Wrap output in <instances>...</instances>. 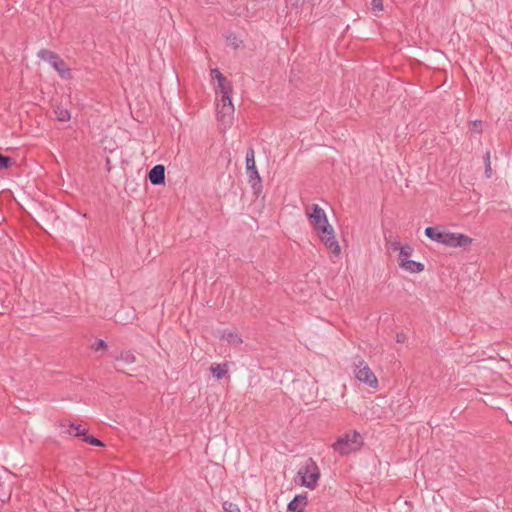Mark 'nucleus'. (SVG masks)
I'll list each match as a JSON object with an SVG mask.
<instances>
[{
	"instance_id": "dca6fc26",
	"label": "nucleus",
	"mask_w": 512,
	"mask_h": 512,
	"mask_svg": "<svg viewBox=\"0 0 512 512\" xmlns=\"http://www.w3.org/2000/svg\"><path fill=\"white\" fill-rule=\"evenodd\" d=\"M212 375L217 379H222L228 372L227 364H216L210 368Z\"/></svg>"
},
{
	"instance_id": "6ab92c4d",
	"label": "nucleus",
	"mask_w": 512,
	"mask_h": 512,
	"mask_svg": "<svg viewBox=\"0 0 512 512\" xmlns=\"http://www.w3.org/2000/svg\"><path fill=\"white\" fill-rule=\"evenodd\" d=\"M69 434L75 436V437H78V436H81V435H86V430L84 428H82L81 425H74L72 424L71 425V428L70 430L68 431Z\"/></svg>"
},
{
	"instance_id": "7c9ffc66",
	"label": "nucleus",
	"mask_w": 512,
	"mask_h": 512,
	"mask_svg": "<svg viewBox=\"0 0 512 512\" xmlns=\"http://www.w3.org/2000/svg\"><path fill=\"white\" fill-rule=\"evenodd\" d=\"M474 123H475V126H478V123H480V121L475 120V122H474Z\"/></svg>"
},
{
	"instance_id": "b1692460",
	"label": "nucleus",
	"mask_w": 512,
	"mask_h": 512,
	"mask_svg": "<svg viewBox=\"0 0 512 512\" xmlns=\"http://www.w3.org/2000/svg\"><path fill=\"white\" fill-rule=\"evenodd\" d=\"M371 6L374 11L383 10V1L382 0H372Z\"/></svg>"
},
{
	"instance_id": "f03ea898",
	"label": "nucleus",
	"mask_w": 512,
	"mask_h": 512,
	"mask_svg": "<svg viewBox=\"0 0 512 512\" xmlns=\"http://www.w3.org/2000/svg\"><path fill=\"white\" fill-rule=\"evenodd\" d=\"M362 443V436L354 430L338 437L332 444V448L340 455H347L360 449Z\"/></svg>"
},
{
	"instance_id": "0eeeda50",
	"label": "nucleus",
	"mask_w": 512,
	"mask_h": 512,
	"mask_svg": "<svg viewBox=\"0 0 512 512\" xmlns=\"http://www.w3.org/2000/svg\"><path fill=\"white\" fill-rule=\"evenodd\" d=\"M234 116V105L231 95L222 96L217 103V118L225 127L230 126Z\"/></svg>"
},
{
	"instance_id": "9d476101",
	"label": "nucleus",
	"mask_w": 512,
	"mask_h": 512,
	"mask_svg": "<svg viewBox=\"0 0 512 512\" xmlns=\"http://www.w3.org/2000/svg\"><path fill=\"white\" fill-rule=\"evenodd\" d=\"M307 506V496L306 495H296L288 504V511L291 512H304L305 507Z\"/></svg>"
},
{
	"instance_id": "f3484780",
	"label": "nucleus",
	"mask_w": 512,
	"mask_h": 512,
	"mask_svg": "<svg viewBox=\"0 0 512 512\" xmlns=\"http://www.w3.org/2000/svg\"><path fill=\"white\" fill-rule=\"evenodd\" d=\"M413 253V248L410 245H404L399 252V263H403L410 259V256Z\"/></svg>"
},
{
	"instance_id": "2f4dec72",
	"label": "nucleus",
	"mask_w": 512,
	"mask_h": 512,
	"mask_svg": "<svg viewBox=\"0 0 512 512\" xmlns=\"http://www.w3.org/2000/svg\"><path fill=\"white\" fill-rule=\"evenodd\" d=\"M474 123H475V126H478V123H480V121L475 120V122H474Z\"/></svg>"
},
{
	"instance_id": "c756f323",
	"label": "nucleus",
	"mask_w": 512,
	"mask_h": 512,
	"mask_svg": "<svg viewBox=\"0 0 512 512\" xmlns=\"http://www.w3.org/2000/svg\"><path fill=\"white\" fill-rule=\"evenodd\" d=\"M397 341L398 342H401L402 341V337H400L399 335L397 336Z\"/></svg>"
},
{
	"instance_id": "423d86ee",
	"label": "nucleus",
	"mask_w": 512,
	"mask_h": 512,
	"mask_svg": "<svg viewBox=\"0 0 512 512\" xmlns=\"http://www.w3.org/2000/svg\"><path fill=\"white\" fill-rule=\"evenodd\" d=\"M353 373L355 378L371 388L378 387V380L369 365L362 359L354 363Z\"/></svg>"
},
{
	"instance_id": "aec40b11",
	"label": "nucleus",
	"mask_w": 512,
	"mask_h": 512,
	"mask_svg": "<svg viewBox=\"0 0 512 512\" xmlns=\"http://www.w3.org/2000/svg\"><path fill=\"white\" fill-rule=\"evenodd\" d=\"M14 163V159L8 156H3L0 153V168L7 169Z\"/></svg>"
},
{
	"instance_id": "5701e85b",
	"label": "nucleus",
	"mask_w": 512,
	"mask_h": 512,
	"mask_svg": "<svg viewBox=\"0 0 512 512\" xmlns=\"http://www.w3.org/2000/svg\"><path fill=\"white\" fill-rule=\"evenodd\" d=\"M211 76L216 81H224L225 80V76L220 72V70L218 68H214L211 70Z\"/></svg>"
},
{
	"instance_id": "f8f14e48",
	"label": "nucleus",
	"mask_w": 512,
	"mask_h": 512,
	"mask_svg": "<svg viewBox=\"0 0 512 512\" xmlns=\"http://www.w3.org/2000/svg\"><path fill=\"white\" fill-rule=\"evenodd\" d=\"M444 227L442 226H433V227H427L425 229V235L426 237H428L430 240L434 241V242H439L440 238H441V235L444 231Z\"/></svg>"
},
{
	"instance_id": "1a4fd4ad",
	"label": "nucleus",
	"mask_w": 512,
	"mask_h": 512,
	"mask_svg": "<svg viewBox=\"0 0 512 512\" xmlns=\"http://www.w3.org/2000/svg\"><path fill=\"white\" fill-rule=\"evenodd\" d=\"M149 181L153 185H162L165 182V168L163 165H155L148 174Z\"/></svg>"
},
{
	"instance_id": "f257e3e1",
	"label": "nucleus",
	"mask_w": 512,
	"mask_h": 512,
	"mask_svg": "<svg viewBox=\"0 0 512 512\" xmlns=\"http://www.w3.org/2000/svg\"><path fill=\"white\" fill-rule=\"evenodd\" d=\"M305 213L327 250L334 256H339L341 249L325 211L318 204H312L306 208Z\"/></svg>"
},
{
	"instance_id": "20e7f679",
	"label": "nucleus",
	"mask_w": 512,
	"mask_h": 512,
	"mask_svg": "<svg viewBox=\"0 0 512 512\" xmlns=\"http://www.w3.org/2000/svg\"><path fill=\"white\" fill-rule=\"evenodd\" d=\"M37 56L56 70L62 79L70 78L71 69L67 67L65 61L58 54L47 49H41L37 52Z\"/></svg>"
},
{
	"instance_id": "4be33fe9",
	"label": "nucleus",
	"mask_w": 512,
	"mask_h": 512,
	"mask_svg": "<svg viewBox=\"0 0 512 512\" xmlns=\"http://www.w3.org/2000/svg\"><path fill=\"white\" fill-rule=\"evenodd\" d=\"M84 442L86 443H89V444H92L94 446H103L104 444L101 442V440H99L98 438L94 437V436H85V438L83 439Z\"/></svg>"
},
{
	"instance_id": "7ed1b4c3",
	"label": "nucleus",
	"mask_w": 512,
	"mask_h": 512,
	"mask_svg": "<svg viewBox=\"0 0 512 512\" xmlns=\"http://www.w3.org/2000/svg\"><path fill=\"white\" fill-rule=\"evenodd\" d=\"M297 475L300 478L301 485L312 490L316 487L321 473L316 462L312 458H309L298 470Z\"/></svg>"
},
{
	"instance_id": "bb28decb",
	"label": "nucleus",
	"mask_w": 512,
	"mask_h": 512,
	"mask_svg": "<svg viewBox=\"0 0 512 512\" xmlns=\"http://www.w3.org/2000/svg\"><path fill=\"white\" fill-rule=\"evenodd\" d=\"M107 347L106 342L103 339H99L96 343V350L105 349Z\"/></svg>"
},
{
	"instance_id": "4468645a",
	"label": "nucleus",
	"mask_w": 512,
	"mask_h": 512,
	"mask_svg": "<svg viewBox=\"0 0 512 512\" xmlns=\"http://www.w3.org/2000/svg\"><path fill=\"white\" fill-rule=\"evenodd\" d=\"M114 358L116 361H121L126 365L132 364L136 361L135 355L130 350L121 351L117 355H115Z\"/></svg>"
},
{
	"instance_id": "cd10ccee",
	"label": "nucleus",
	"mask_w": 512,
	"mask_h": 512,
	"mask_svg": "<svg viewBox=\"0 0 512 512\" xmlns=\"http://www.w3.org/2000/svg\"><path fill=\"white\" fill-rule=\"evenodd\" d=\"M485 176L486 178H490L492 176L491 165H485Z\"/></svg>"
},
{
	"instance_id": "c85d7f7f",
	"label": "nucleus",
	"mask_w": 512,
	"mask_h": 512,
	"mask_svg": "<svg viewBox=\"0 0 512 512\" xmlns=\"http://www.w3.org/2000/svg\"><path fill=\"white\" fill-rule=\"evenodd\" d=\"M490 151H487L485 153V157H484V163L485 165H491V161H490Z\"/></svg>"
},
{
	"instance_id": "412c9836",
	"label": "nucleus",
	"mask_w": 512,
	"mask_h": 512,
	"mask_svg": "<svg viewBox=\"0 0 512 512\" xmlns=\"http://www.w3.org/2000/svg\"><path fill=\"white\" fill-rule=\"evenodd\" d=\"M223 510L225 512H240L238 505L229 501L223 503Z\"/></svg>"
},
{
	"instance_id": "39448f33",
	"label": "nucleus",
	"mask_w": 512,
	"mask_h": 512,
	"mask_svg": "<svg viewBox=\"0 0 512 512\" xmlns=\"http://www.w3.org/2000/svg\"><path fill=\"white\" fill-rule=\"evenodd\" d=\"M246 174L253 191L256 194L259 193L262 189V180L256 167L253 147H249L246 151Z\"/></svg>"
},
{
	"instance_id": "2eb2a0df",
	"label": "nucleus",
	"mask_w": 512,
	"mask_h": 512,
	"mask_svg": "<svg viewBox=\"0 0 512 512\" xmlns=\"http://www.w3.org/2000/svg\"><path fill=\"white\" fill-rule=\"evenodd\" d=\"M215 91H216V94L219 97L227 96V95H232V88L227 83L226 79L224 81H217V85L215 87Z\"/></svg>"
},
{
	"instance_id": "393cba45",
	"label": "nucleus",
	"mask_w": 512,
	"mask_h": 512,
	"mask_svg": "<svg viewBox=\"0 0 512 512\" xmlns=\"http://www.w3.org/2000/svg\"><path fill=\"white\" fill-rule=\"evenodd\" d=\"M449 231L445 228L438 243L446 245Z\"/></svg>"
},
{
	"instance_id": "ddd939ff",
	"label": "nucleus",
	"mask_w": 512,
	"mask_h": 512,
	"mask_svg": "<svg viewBox=\"0 0 512 512\" xmlns=\"http://www.w3.org/2000/svg\"><path fill=\"white\" fill-rule=\"evenodd\" d=\"M222 338L234 347H238L243 342L237 333L228 330L223 331Z\"/></svg>"
},
{
	"instance_id": "6e6552de",
	"label": "nucleus",
	"mask_w": 512,
	"mask_h": 512,
	"mask_svg": "<svg viewBox=\"0 0 512 512\" xmlns=\"http://www.w3.org/2000/svg\"><path fill=\"white\" fill-rule=\"evenodd\" d=\"M472 241L473 239L465 234L449 231L445 246L453 248H464L469 246L472 243Z\"/></svg>"
},
{
	"instance_id": "a878e982",
	"label": "nucleus",
	"mask_w": 512,
	"mask_h": 512,
	"mask_svg": "<svg viewBox=\"0 0 512 512\" xmlns=\"http://www.w3.org/2000/svg\"><path fill=\"white\" fill-rule=\"evenodd\" d=\"M403 247H404V245H402V244L400 243V241H393V242L391 243V248H392L394 251H398V252H400V251H401V248H403Z\"/></svg>"
},
{
	"instance_id": "a211bd4d",
	"label": "nucleus",
	"mask_w": 512,
	"mask_h": 512,
	"mask_svg": "<svg viewBox=\"0 0 512 512\" xmlns=\"http://www.w3.org/2000/svg\"><path fill=\"white\" fill-rule=\"evenodd\" d=\"M56 118L60 122H67L71 118V114L67 109L58 108L55 110Z\"/></svg>"
},
{
	"instance_id": "9b49d317",
	"label": "nucleus",
	"mask_w": 512,
	"mask_h": 512,
	"mask_svg": "<svg viewBox=\"0 0 512 512\" xmlns=\"http://www.w3.org/2000/svg\"><path fill=\"white\" fill-rule=\"evenodd\" d=\"M399 266L410 273H420L424 270V265L421 262L411 259L403 263H399Z\"/></svg>"
}]
</instances>
